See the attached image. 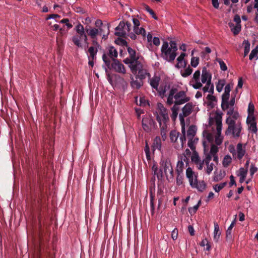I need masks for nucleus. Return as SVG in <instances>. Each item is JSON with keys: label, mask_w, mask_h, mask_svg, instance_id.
I'll return each mask as SVG.
<instances>
[{"label": "nucleus", "mask_w": 258, "mask_h": 258, "mask_svg": "<svg viewBox=\"0 0 258 258\" xmlns=\"http://www.w3.org/2000/svg\"><path fill=\"white\" fill-rule=\"evenodd\" d=\"M203 129L202 144L205 158L201 160L196 151H193L190 158L199 169H202L206 166L207 173H210L209 166L210 162V117L208 119L207 122L203 124Z\"/></svg>", "instance_id": "f257e3e1"}, {"label": "nucleus", "mask_w": 258, "mask_h": 258, "mask_svg": "<svg viewBox=\"0 0 258 258\" xmlns=\"http://www.w3.org/2000/svg\"><path fill=\"white\" fill-rule=\"evenodd\" d=\"M204 84L206 85L203 91L206 93L209 92L210 87V67L208 64L196 71L189 82V85L195 89L201 88Z\"/></svg>", "instance_id": "f03ea898"}, {"label": "nucleus", "mask_w": 258, "mask_h": 258, "mask_svg": "<svg viewBox=\"0 0 258 258\" xmlns=\"http://www.w3.org/2000/svg\"><path fill=\"white\" fill-rule=\"evenodd\" d=\"M123 61L125 64L128 65L132 73L136 75L139 79L143 80L147 77H150L146 66L140 60L125 59Z\"/></svg>", "instance_id": "7ed1b4c3"}, {"label": "nucleus", "mask_w": 258, "mask_h": 258, "mask_svg": "<svg viewBox=\"0 0 258 258\" xmlns=\"http://www.w3.org/2000/svg\"><path fill=\"white\" fill-rule=\"evenodd\" d=\"M177 47L174 41L163 42L161 47V57L168 62H172L177 56Z\"/></svg>", "instance_id": "20e7f679"}, {"label": "nucleus", "mask_w": 258, "mask_h": 258, "mask_svg": "<svg viewBox=\"0 0 258 258\" xmlns=\"http://www.w3.org/2000/svg\"><path fill=\"white\" fill-rule=\"evenodd\" d=\"M239 117V113L235 111L231 116L227 118L226 122L228 128L225 131V134H232L234 137H239L240 135L242 126L239 122H236L235 120Z\"/></svg>", "instance_id": "39448f33"}, {"label": "nucleus", "mask_w": 258, "mask_h": 258, "mask_svg": "<svg viewBox=\"0 0 258 258\" xmlns=\"http://www.w3.org/2000/svg\"><path fill=\"white\" fill-rule=\"evenodd\" d=\"M179 117L182 125L181 132L183 135L180 136V137H179V139L178 140V137L179 136V132H177L176 131L173 130L171 131L170 133V140L171 142L174 143V147L176 148L177 150H180L183 148L186 140L185 137V129L184 126V119L182 117L181 114L179 115Z\"/></svg>", "instance_id": "423d86ee"}, {"label": "nucleus", "mask_w": 258, "mask_h": 258, "mask_svg": "<svg viewBox=\"0 0 258 258\" xmlns=\"http://www.w3.org/2000/svg\"><path fill=\"white\" fill-rule=\"evenodd\" d=\"M161 165L163 168H159L156 165L153 166V177H172L173 170L170 161L167 159H162Z\"/></svg>", "instance_id": "0eeeda50"}, {"label": "nucleus", "mask_w": 258, "mask_h": 258, "mask_svg": "<svg viewBox=\"0 0 258 258\" xmlns=\"http://www.w3.org/2000/svg\"><path fill=\"white\" fill-rule=\"evenodd\" d=\"M176 91V89H171L170 90L167 100L168 105H171L174 103V105L178 106V105L183 104L189 100V98L186 96L185 91Z\"/></svg>", "instance_id": "6e6552de"}, {"label": "nucleus", "mask_w": 258, "mask_h": 258, "mask_svg": "<svg viewBox=\"0 0 258 258\" xmlns=\"http://www.w3.org/2000/svg\"><path fill=\"white\" fill-rule=\"evenodd\" d=\"M156 118L160 127L164 129L166 127V123L169 120V116L167 109L161 103L157 104Z\"/></svg>", "instance_id": "1a4fd4ad"}, {"label": "nucleus", "mask_w": 258, "mask_h": 258, "mask_svg": "<svg viewBox=\"0 0 258 258\" xmlns=\"http://www.w3.org/2000/svg\"><path fill=\"white\" fill-rule=\"evenodd\" d=\"M214 121L215 122V126L216 128L215 142L217 145H220L222 143L223 140V137L221 135L222 127L221 114L218 113H216L214 117V120L213 118L211 117V126H212Z\"/></svg>", "instance_id": "9d476101"}, {"label": "nucleus", "mask_w": 258, "mask_h": 258, "mask_svg": "<svg viewBox=\"0 0 258 258\" xmlns=\"http://www.w3.org/2000/svg\"><path fill=\"white\" fill-rule=\"evenodd\" d=\"M118 55L116 49L113 46H109L107 48L106 52L104 53L102 56L103 60L107 68H110L111 60L113 61L116 60Z\"/></svg>", "instance_id": "9b49d317"}, {"label": "nucleus", "mask_w": 258, "mask_h": 258, "mask_svg": "<svg viewBox=\"0 0 258 258\" xmlns=\"http://www.w3.org/2000/svg\"><path fill=\"white\" fill-rule=\"evenodd\" d=\"M160 81V78L159 77L154 76L152 78L149 79V83L152 88L155 89L158 92L160 96L163 98L165 96L167 87L165 86L158 88Z\"/></svg>", "instance_id": "f8f14e48"}, {"label": "nucleus", "mask_w": 258, "mask_h": 258, "mask_svg": "<svg viewBox=\"0 0 258 258\" xmlns=\"http://www.w3.org/2000/svg\"><path fill=\"white\" fill-rule=\"evenodd\" d=\"M131 27V24L128 22H120L115 28V34L118 36H124L130 32Z\"/></svg>", "instance_id": "ddd939ff"}, {"label": "nucleus", "mask_w": 258, "mask_h": 258, "mask_svg": "<svg viewBox=\"0 0 258 258\" xmlns=\"http://www.w3.org/2000/svg\"><path fill=\"white\" fill-rule=\"evenodd\" d=\"M165 178H158L157 185V198H158V210L161 208L164 197V188Z\"/></svg>", "instance_id": "4468645a"}, {"label": "nucleus", "mask_w": 258, "mask_h": 258, "mask_svg": "<svg viewBox=\"0 0 258 258\" xmlns=\"http://www.w3.org/2000/svg\"><path fill=\"white\" fill-rule=\"evenodd\" d=\"M155 180L156 178H151V182L153 186L150 188V204L151 207V214L152 216L154 215L155 210L154 204L155 195L153 192V190H155Z\"/></svg>", "instance_id": "2eb2a0df"}, {"label": "nucleus", "mask_w": 258, "mask_h": 258, "mask_svg": "<svg viewBox=\"0 0 258 258\" xmlns=\"http://www.w3.org/2000/svg\"><path fill=\"white\" fill-rule=\"evenodd\" d=\"M190 185L196 188L199 191H203L206 187V184L203 180H198V178H188Z\"/></svg>", "instance_id": "dca6fc26"}, {"label": "nucleus", "mask_w": 258, "mask_h": 258, "mask_svg": "<svg viewBox=\"0 0 258 258\" xmlns=\"http://www.w3.org/2000/svg\"><path fill=\"white\" fill-rule=\"evenodd\" d=\"M111 68L119 73L124 74L126 73V70L123 64L116 59L114 60L111 64H110L109 69Z\"/></svg>", "instance_id": "f3484780"}, {"label": "nucleus", "mask_w": 258, "mask_h": 258, "mask_svg": "<svg viewBox=\"0 0 258 258\" xmlns=\"http://www.w3.org/2000/svg\"><path fill=\"white\" fill-rule=\"evenodd\" d=\"M75 29L77 33L78 34V36H80L83 40L85 41L87 40V36L85 33L84 28L82 25L79 23L75 26Z\"/></svg>", "instance_id": "a211bd4d"}, {"label": "nucleus", "mask_w": 258, "mask_h": 258, "mask_svg": "<svg viewBox=\"0 0 258 258\" xmlns=\"http://www.w3.org/2000/svg\"><path fill=\"white\" fill-rule=\"evenodd\" d=\"M131 85L133 88L138 89L140 88L143 85V80L139 79V78H137L136 76L135 79L133 76H131Z\"/></svg>", "instance_id": "6ab92c4d"}, {"label": "nucleus", "mask_w": 258, "mask_h": 258, "mask_svg": "<svg viewBox=\"0 0 258 258\" xmlns=\"http://www.w3.org/2000/svg\"><path fill=\"white\" fill-rule=\"evenodd\" d=\"M193 110V105L191 103H186L184 106L182 108V114H181L182 117L184 118V117L188 116L192 112ZM180 114H179V115Z\"/></svg>", "instance_id": "aec40b11"}, {"label": "nucleus", "mask_w": 258, "mask_h": 258, "mask_svg": "<svg viewBox=\"0 0 258 258\" xmlns=\"http://www.w3.org/2000/svg\"><path fill=\"white\" fill-rule=\"evenodd\" d=\"M229 93L225 92H224L222 96L221 107L222 109L224 110L229 108V103L228 100L229 99Z\"/></svg>", "instance_id": "412c9836"}, {"label": "nucleus", "mask_w": 258, "mask_h": 258, "mask_svg": "<svg viewBox=\"0 0 258 258\" xmlns=\"http://www.w3.org/2000/svg\"><path fill=\"white\" fill-rule=\"evenodd\" d=\"M152 121L151 119H149L147 117L143 118L142 120V125L144 130L147 132L151 131V125Z\"/></svg>", "instance_id": "4be33fe9"}, {"label": "nucleus", "mask_w": 258, "mask_h": 258, "mask_svg": "<svg viewBox=\"0 0 258 258\" xmlns=\"http://www.w3.org/2000/svg\"><path fill=\"white\" fill-rule=\"evenodd\" d=\"M86 30L89 36H90L92 38H95L99 33H101L102 29L99 28L98 29L94 28L91 29H86Z\"/></svg>", "instance_id": "5701e85b"}, {"label": "nucleus", "mask_w": 258, "mask_h": 258, "mask_svg": "<svg viewBox=\"0 0 258 258\" xmlns=\"http://www.w3.org/2000/svg\"><path fill=\"white\" fill-rule=\"evenodd\" d=\"M185 162H184L183 159L181 158L178 160L177 164V177H181V174L183 173V168L184 166Z\"/></svg>", "instance_id": "b1692460"}, {"label": "nucleus", "mask_w": 258, "mask_h": 258, "mask_svg": "<svg viewBox=\"0 0 258 258\" xmlns=\"http://www.w3.org/2000/svg\"><path fill=\"white\" fill-rule=\"evenodd\" d=\"M197 128L196 125H190L187 132V139H194L196 138L195 135L196 134Z\"/></svg>", "instance_id": "393cba45"}, {"label": "nucleus", "mask_w": 258, "mask_h": 258, "mask_svg": "<svg viewBox=\"0 0 258 258\" xmlns=\"http://www.w3.org/2000/svg\"><path fill=\"white\" fill-rule=\"evenodd\" d=\"M162 147V142L160 137H156L153 143L152 148L154 151L156 150H161Z\"/></svg>", "instance_id": "a878e982"}, {"label": "nucleus", "mask_w": 258, "mask_h": 258, "mask_svg": "<svg viewBox=\"0 0 258 258\" xmlns=\"http://www.w3.org/2000/svg\"><path fill=\"white\" fill-rule=\"evenodd\" d=\"M229 26L234 35H237L241 31V25L234 26L233 23L230 22L229 23Z\"/></svg>", "instance_id": "bb28decb"}, {"label": "nucleus", "mask_w": 258, "mask_h": 258, "mask_svg": "<svg viewBox=\"0 0 258 258\" xmlns=\"http://www.w3.org/2000/svg\"><path fill=\"white\" fill-rule=\"evenodd\" d=\"M214 236L213 238L215 241H218V239L221 234V232L220 231L219 227L217 223L214 222Z\"/></svg>", "instance_id": "cd10ccee"}, {"label": "nucleus", "mask_w": 258, "mask_h": 258, "mask_svg": "<svg viewBox=\"0 0 258 258\" xmlns=\"http://www.w3.org/2000/svg\"><path fill=\"white\" fill-rule=\"evenodd\" d=\"M237 158L239 160L241 159L245 154V150L242 149V145L239 143L237 145Z\"/></svg>", "instance_id": "c85d7f7f"}, {"label": "nucleus", "mask_w": 258, "mask_h": 258, "mask_svg": "<svg viewBox=\"0 0 258 258\" xmlns=\"http://www.w3.org/2000/svg\"><path fill=\"white\" fill-rule=\"evenodd\" d=\"M248 116L247 117V121H248L249 118H251L252 120L253 119L254 117V105L251 103L250 102L248 104Z\"/></svg>", "instance_id": "c756f323"}, {"label": "nucleus", "mask_w": 258, "mask_h": 258, "mask_svg": "<svg viewBox=\"0 0 258 258\" xmlns=\"http://www.w3.org/2000/svg\"><path fill=\"white\" fill-rule=\"evenodd\" d=\"M191 153L190 151L187 149L185 150L183 154L181 156L180 158L183 159L186 164H187L189 160V158L191 157Z\"/></svg>", "instance_id": "7c9ffc66"}, {"label": "nucleus", "mask_w": 258, "mask_h": 258, "mask_svg": "<svg viewBox=\"0 0 258 258\" xmlns=\"http://www.w3.org/2000/svg\"><path fill=\"white\" fill-rule=\"evenodd\" d=\"M185 69L181 70L180 72L181 75L183 77H187L190 75L192 72V69L188 66L187 68H184Z\"/></svg>", "instance_id": "2f4dec72"}, {"label": "nucleus", "mask_w": 258, "mask_h": 258, "mask_svg": "<svg viewBox=\"0 0 258 258\" xmlns=\"http://www.w3.org/2000/svg\"><path fill=\"white\" fill-rule=\"evenodd\" d=\"M200 245L204 247L205 250H210V242L208 241L207 238H205L202 240L199 243Z\"/></svg>", "instance_id": "473e14b6"}, {"label": "nucleus", "mask_w": 258, "mask_h": 258, "mask_svg": "<svg viewBox=\"0 0 258 258\" xmlns=\"http://www.w3.org/2000/svg\"><path fill=\"white\" fill-rule=\"evenodd\" d=\"M198 141V138L188 139V146L192 151H195V144Z\"/></svg>", "instance_id": "72a5a7b5"}, {"label": "nucleus", "mask_w": 258, "mask_h": 258, "mask_svg": "<svg viewBox=\"0 0 258 258\" xmlns=\"http://www.w3.org/2000/svg\"><path fill=\"white\" fill-rule=\"evenodd\" d=\"M213 141V137L211 132V158H212V155H215L218 150L217 147L212 144Z\"/></svg>", "instance_id": "f704fd0d"}, {"label": "nucleus", "mask_w": 258, "mask_h": 258, "mask_svg": "<svg viewBox=\"0 0 258 258\" xmlns=\"http://www.w3.org/2000/svg\"><path fill=\"white\" fill-rule=\"evenodd\" d=\"M88 52L89 53L88 58H92V59L94 60L96 58V55L97 52V49H95L94 47L91 46L88 49Z\"/></svg>", "instance_id": "c9c22d12"}, {"label": "nucleus", "mask_w": 258, "mask_h": 258, "mask_svg": "<svg viewBox=\"0 0 258 258\" xmlns=\"http://www.w3.org/2000/svg\"><path fill=\"white\" fill-rule=\"evenodd\" d=\"M232 161V158L229 155L225 156L223 160L222 164L224 167H226L229 165Z\"/></svg>", "instance_id": "e433bc0d"}, {"label": "nucleus", "mask_w": 258, "mask_h": 258, "mask_svg": "<svg viewBox=\"0 0 258 258\" xmlns=\"http://www.w3.org/2000/svg\"><path fill=\"white\" fill-rule=\"evenodd\" d=\"M134 32L138 35H142L143 36H145L146 35V31L145 30L142 28L139 27L134 28Z\"/></svg>", "instance_id": "4c0bfd02"}, {"label": "nucleus", "mask_w": 258, "mask_h": 258, "mask_svg": "<svg viewBox=\"0 0 258 258\" xmlns=\"http://www.w3.org/2000/svg\"><path fill=\"white\" fill-rule=\"evenodd\" d=\"M254 57L258 58V46L254 49H252L249 56V59L252 60Z\"/></svg>", "instance_id": "58836bf2"}, {"label": "nucleus", "mask_w": 258, "mask_h": 258, "mask_svg": "<svg viewBox=\"0 0 258 258\" xmlns=\"http://www.w3.org/2000/svg\"><path fill=\"white\" fill-rule=\"evenodd\" d=\"M244 44V57H245L248 53L250 50V43L247 40H244L243 41Z\"/></svg>", "instance_id": "ea45409f"}, {"label": "nucleus", "mask_w": 258, "mask_h": 258, "mask_svg": "<svg viewBox=\"0 0 258 258\" xmlns=\"http://www.w3.org/2000/svg\"><path fill=\"white\" fill-rule=\"evenodd\" d=\"M81 40H83L82 38H81L80 36H78V35L73 37V38H72V40H73V42L78 47H82Z\"/></svg>", "instance_id": "a19ab883"}, {"label": "nucleus", "mask_w": 258, "mask_h": 258, "mask_svg": "<svg viewBox=\"0 0 258 258\" xmlns=\"http://www.w3.org/2000/svg\"><path fill=\"white\" fill-rule=\"evenodd\" d=\"M127 51L128 53L130 54V57L126 58V59H131L132 60H139L138 58L136 57V52L132 48L128 47L127 48Z\"/></svg>", "instance_id": "79ce46f5"}, {"label": "nucleus", "mask_w": 258, "mask_h": 258, "mask_svg": "<svg viewBox=\"0 0 258 258\" xmlns=\"http://www.w3.org/2000/svg\"><path fill=\"white\" fill-rule=\"evenodd\" d=\"M227 184L226 182L220 183L213 185V188L216 192H219Z\"/></svg>", "instance_id": "37998d69"}, {"label": "nucleus", "mask_w": 258, "mask_h": 258, "mask_svg": "<svg viewBox=\"0 0 258 258\" xmlns=\"http://www.w3.org/2000/svg\"><path fill=\"white\" fill-rule=\"evenodd\" d=\"M179 109V108L176 105H174L173 107L171 108V110L172 112V115H171V118L172 119L175 120L178 114V110Z\"/></svg>", "instance_id": "c03bdc74"}, {"label": "nucleus", "mask_w": 258, "mask_h": 258, "mask_svg": "<svg viewBox=\"0 0 258 258\" xmlns=\"http://www.w3.org/2000/svg\"><path fill=\"white\" fill-rule=\"evenodd\" d=\"M225 80H220L218 81V84L216 85V90L218 92H220L225 85Z\"/></svg>", "instance_id": "a18cd8bd"}, {"label": "nucleus", "mask_w": 258, "mask_h": 258, "mask_svg": "<svg viewBox=\"0 0 258 258\" xmlns=\"http://www.w3.org/2000/svg\"><path fill=\"white\" fill-rule=\"evenodd\" d=\"M247 169L245 168H241L239 169L237 173V176L240 177H245L247 174Z\"/></svg>", "instance_id": "49530a36"}, {"label": "nucleus", "mask_w": 258, "mask_h": 258, "mask_svg": "<svg viewBox=\"0 0 258 258\" xmlns=\"http://www.w3.org/2000/svg\"><path fill=\"white\" fill-rule=\"evenodd\" d=\"M199 63V58L192 56L191 58L190 64L194 68H196Z\"/></svg>", "instance_id": "de8ad7c7"}, {"label": "nucleus", "mask_w": 258, "mask_h": 258, "mask_svg": "<svg viewBox=\"0 0 258 258\" xmlns=\"http://www.w3.org/2000/svg\"><path fill=\"white\" fill-rule=\"evenodd\" d=\"M236 216L235 215V217ZM236 222V217L235 218L234 220L232 221L229 227L228 228L227 230H226V236L228 237L229 236L231 235V231L232 228H233Z\"/></svg>", "instance_id": "09e8293b"}, {"label": "nucleus", "mask_w": 258, "mask_h": 258, "mask_svg": "<svg viewBox=\"0 0 258 258\" xmlns=\"http://www.w3.org/2000/svg\"><path fill=\"white\" fill-rule=\"evenodd\" d=\"M216 60L217 61L219 62L221 70L223 71H225L226 70H227V66L222 60H221L220 58H217Z\"/></svg>", "instance_id": "8fccbe9b"}, {"label": "nucleus", "mask_w": 258, "mask_h": 258, "mask_svg": "<svg viewBox=\"0 0 258 258\" xmlns=\"http://www.w3.org/2000/svg\"><path fill=\"white\" fill-rule=\"evenodd\" d=\"M251 122L250 124V127L251 131L253 133H256L257 129L256 127V123L255 120V117H253V119L252 120L251 119Z\"/></svg>", "instance_id": "3c124183"}, {"label": "nucleus", "mask_w": 258, "mask_h": 258, "mask_svg": "<svg viewBox=\"0 0 258 258\" xmlns=\"http://www.w3.org/2000/svg\"><path fill=\"white\" fill-rule=\"evenodd\" d=\"M144 151H145V153L146 154L147 159L150 160V147H149V145H148L147 143H146V144Z\"/></svg>", "instance_id": "603ef678"}, {"label": "nucleus", "mask_w": 258, "mask_h": 258, "mask_svg": "<svg viewBox=\"0 0 258 258\" xmlns=\"http://www.w3.org/2000/svg\"><path fill=\"white\" fill-rule=\"evenodd\" d=\"M145 10L152 16V17L154 19H155V20L157 19V17L156 16L155 13L151 9H150V8L149 6H146Z\"/></svg>", "instance_id": "864d4df0"}, {"label": "nucleus", "mask_w": 258, "mask_h": 258, "mask_svg": "<svg viewBox=\"0 0 258 258\" xmlns=\"http://www.w3.org/2000/svg\"><path fill=\"white\" fill-rule=\"evenodd\" d=\"M178 234V230L177 228H175L172 231L171 237L173 240L177 239Z\"/></svg>", "instance_id": "5fc2aeb1"}, {"label": "nucleus", "mask_w": 258, "mask_h": 258, "mask_svg": "<svg viewBox=\"0 0 258 258\" xmlns=\"http://www.w3.org/2000/svg\"><path fill=\"white\" fill-rule=\"evenodd\" d=\"M186 63L185 60L183 61H177V63L176 65V67L180 69V68H184L186 67Z\"/></svg>", "instance_id": "6e6d98bb"}, {"label": "nucleus", "mask_w": 258, "mask_h": 258, "mask_svg": "<svg viewBox=\"0 0 258 258\" xmlns=\"http://www.w3.org/2000/svg\"><path fill=\"white\" fill-rule=\"evenodd\" d=\"M198 208H199V205H196L194 206L193 207H189L188 208V212L191 215L194 214L196 213Z\"/></svg>", "instance_id": "4d7b16f0"}, {"label": "nucleus", "mask_w": 258, "mask_h": 258, "mask_svg": "<svg viewBox=\"0 0 258 258\" xmlns=\"http://www.w3.org/2000/svg\"><path fill=\"white\" fill-rule=\"evenodd\" d=\"M186 177H194V172L191 168L188 167L186 170Z\"/></svg>", "instance_id": "13d9d810"}, {"label": "nucleus", "mask_w": 258, "mask_h": 258, "mask_svg": "<svg viewBox=\"0 0 258 258\" xmlns=\"http://www.w3.org/2000/svg\"><path fill=\"white\" fill-rule=\"evenodd\" d=\"M214 92V85L211 83V107H212V103L214 101H215L216 100V98L215 96L212 95V94H213Z\"/></svg>", "instance_id": "bf43d9fd"}, {"label": "nucleus", "mask_w": 258, "mask_h": 258, "mask_svg": "<svg viewBox=\"0 0 258 258\" xmlns=\"http://www.w3.org/2000/svg\"><path fill=\"white\" fill-rule=\"evenodd\" d=\"M257 168L253 164H251L249 170L250 175L252 176L253 174L256 172Z\"/></svg>", "instance_id": "052dcab7"}, {"label": "nucleus", "mask_w": 258, "mask_h": 258, "mask_svg": "<svg viewBox=\"0 0 258 258\" xmlns=\"http://www.w3.org/2000/svg\"><path fill=\"white\" fill-rule=\"evenodd\" d=\"M69 20L68 19H63L60 21V23H65L66 26L68 28H71L72 27V25L69 23Z\"/></svg>", "instance_id": "680f3d73"}, {"label": "nucleus", "mask_w": 258, "mask_h": 258, "mask_svg": "<svg viewBox=\"0 0 258 258\" xmlns=\"http://www.w3.org/2000/svg\"><path fill=\"white\" fill-rule=\"evenodd\" d=\"M152 42H153V43L156 46H159L160 44V39L157 37H154Z\"/></svg>", "instance_id": "e2e57ef3"}, {"label": "nucleus", "mask_w": 258, "mask_h": 258, "mask_svg": "<svg viewBox=\"0 0 258 258\" xmlns=\"http://www.w3.org/2000/svg\"><path fill=\"white\" fill-rule=\"evenodd\" d=\"M234 21L235 22L236 25H241V20L240 17L238 15H236L234 17Z\"/></svg>", "instance_id": "0e129e2a"}, {"label": "nucleus", "mask_w": 258, "mask_h": 258, "mask_svg": "<svg viewBox=\"0 0 258 258\" xmlns=\"http://www.w3.org/2000/svg\"><path fill=\"white\" fill-rule=\"evenodd\" d=\"M133 22L134 24V28L139 27V26L140 25L139 20L136 18H133Z\"/></svg>", "instance_id": "69168bd1"}, {"label": "nucleus", "mask_w": 258, "mask_h": 258, "mask_svg": "<svg viewBox=\"0 0 258 258\" xmlns=\"http://www.w3.org/2000/svg\"><path fill=\"white\" fill-rule=\"evenodd\" d=\"M235 95L233 96V95H232L230 101H229V102H228L229 106L230 105V106L233 107L235 103Z\"/></svg>", "instance_id": "338daca9"}, {"label": "nucleus", "mask_w": 258, "mask_h": 258, "mask_svg": "<svg viewBox=\"0 0 258 258\" xmlns=\"http://www.w3.org/2000/svg\"><path fill=\"white\" fill-rule=\"evenodd\" d=\"M188 230L191 236H194L195 235V230L192 226L189 225L188 226Z\"/></svg>", "instance_id": "774afa93"}]
</instances>
